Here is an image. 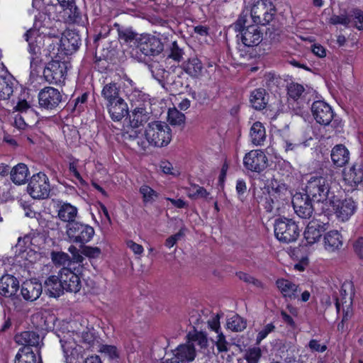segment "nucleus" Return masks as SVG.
I'll use <instances>...</instances> for the list:
<instances>
[{
	"label": "nucleus",
	"mask_w": 363,
	"mask_h": 363,
	"mask_svg": "<svg viewBox=\"0 0 363 363\" xmlns=\"http://www.w3.org/2000/svg\"><path fill=\"white\" fill-rule=\"evenodd\" d=\"M275 330V326L273 323L266 325L257 334L256 338L257 344H259L269 333Z\"/></svg>",
	"instance_id": "e2e57ef3"
},
{
	"label": "nucleus",
	"mask_w": 363,
	"mask_h": 363,
	"mask_svg": "<svg viewBox=\"0 0 363 363\" xmlns=\"http://www.w3.org/2000/svg\"><path fill=\"white\" fill-rule=\"evenodd\" d=\"M184 52L182 48H180L176 41L172 43L170 48V53L168 55L169 58L173 59L175 61L179 62L183 58Z\"/></svg>",
	"instance_id": "052dcab7"
},
{
	"label": "nucleus",
	"mask_w": 363,
	"mask_h": 363,
	"mask_svg": "<svg viewBox=\"0 0 363 363\" xmlns=\"http://www.w3.org/2000/svg\"><path fill=\"white\" fill-rule=\"evenodd\" d=\"M227 327L232 331L240 332L246 328L247 322L243 318L235 314L228 320Z\"/></svg>",
	"instance_id": "c03bdc74"
},
{
	"label": "nucleus",
	"mask_w": 363,
	"mask_h": 363,
	"mask_svg": "<svg viewBox=\"0 0 363 363\" xmlns=\"http://www.w3.org/2000/svg\"><path fill=\"white\" fill-rule=\"evenodd\" d=\"M287 192L285 185H278L276 188L272 187L271 190L267 189V193L262 191L265 195L258 202H263V206L267 212H272L274 208H279V200H284V196ZM258 199L257 198H256Z\"/></svg>",
	"instance_id": "9b49d317"
},
{
	"label": "nucleus",
	"mask_w": 363,
	"mask_h": 363,
	"mask_svg": "<svg viewBox=\"0 0 363 363\" xmlns=\"http://www.w3.org/2000/svg\"><path fill=\"white\" fill-rule=\"evenodd\" d=\"M59 275L65 291L77 293L80 290L82 286L80 279L78 275L71 270V268H62L59 272Z\"/></svg>",
	"instance_id": "4be33fe9"
},
{
	"label": "nucleus",
	"mask_w": 363,
	"mask_h": 363,
	"mask_svg": "<svg viewBox=\"0 0 363 363\" xmlns=\"http://www.w3.org/2000/svg\"><path fill=\"white\" fill-rule=\"evenodd\" d=\"M243 164L247 169L259 173L267 167L268 159L263 151L254 150L245 155Z\"/></svg>",
	"instance_id": "f8f14e48"
},
{
	"label": "nucleus",
	"mask_w": 363,
	"mask_h": 363,
	"mask_svg": "<svg viewBox=\"0 0 363 363\" xmlns=\"http://www.w3.org/2000/svg\"><path fill=\"white\" fill-rule=\"evenodd\" d=\"M60 343L66 362L67 363H72L73 359L78 358V354L75 357V354L77 352V348L73 347L72 342H67L64 340H60Z\"/></svg>",
	"instance_id": "49530a36"
},
{
	"label": "nucleus",
	"mask_w": 363,
	"mask_h": 363,
	"mask_svg": "<svg viewBox=\"0 0 363 363\" xmlns=\"http://www.w3.org/2000/svg\"><path fill=\"white\" fill-rule=\"evenodd\" d=\"M247 15L242 13L233 25L234 30L239 33L238 40H240L246 47L258 45L262 41L263 33L257 25H248Z\"/></svg>",
	"instance_id": "f257e3e1"
},
{
	"label": "nucleus",
	"mask_w": 363,
	"mask_h": 363,
	"mask_svg": "<svg viewBox=\"0 0 363 363\" xmlns=\"http://www.w3.org/2000/svg\"><path fill=\"white\" fill-rule=\"evenodd\" d=\"M113 27L117 30L118 39L123 40L125 43H129L133 40L136 41V39H138V38H136L137 33L131 28L121 26L117 23L113 24Z\"/></svg>",
	"instance_id": "79ce46f5"
},
{
	"label": "nucleus",
	"mask_w": 363,
	"mask_h": 363,
	"mask_svg": "<svg viewBox=\"0 0 363 363\" xmlns=\"http://www.w3.org/2000/svg\"><path fill=\"white\" fill-rule=\"evenodd\" d=\"M182 68L191 77L198 78L201 75L203 67L201 61L198 57H194L184 62Z\"/></svg>",
	"instance_id": "2f4dec72"
},
{
	"label": "nucleus",
	"mask_w": 363,
	"mask_h": 363,
	"mask_svg": "<svg viewBox=\"0 0 363 363\" xmlns=\"http://www.w3.org/2000/svg\"><path fill=\"white\" fill-rule=\"evenodd\" d=\"M147 99H149L148 95L138 89H134L129 95L130 104H135L139 101L145 100Z\"/></svg>",
	"instance_id": "69168bd1"
},
{
	"label": "nucleus",
	"mask_w": 363,
	"mask_h": 363,
	"mask_svg": "<svg viewBox=\"0 0 363 363\" xmlns=\"http://www.w3.org/2000/svg\"><path fill=\"white\" fill-rule=\"evenodd\" d=\"M99 352L107 356L110 359H117L119 358V352L116 346L102 345L100 347Z\"/></svg>",
	"instance_id": "4d7b16f0"
},
{
	"label": "nucleus",
	"mask_w": 363,
	"mask_h": 363,
	"mask_svg": "<svg viewBox=\"0 0 363 363\" xmlns=\"http://www.w3.org/2000/svg\"><path fill=\"white\" fill-rule=\"evenodd\" d=\"M323 241L325 249L331 252L340 250L343 244L342 235L335 230L328 232Z\"/></svg>",
	"instance_id": "c85d7f7f"
},
{
	"label": "nucleus",
	"mask_w": 363,
	"mask_h": 363,
	"mask_svg": "<svg viewBox=\"0 0 363 363\" xmlns=\"http://www.w3.org/2000/svg\"><path fill=\"white\" fill-rule=\"evenodd\" d=\"M236 275L240 280L246 283L252 284L254 286L257 287H262V284L260 281L254 278L253 277L250 276L247 273L239 272L236 273Z\"/></svg>",
	"instance_id": "680f3d73"
},
{
	"label": "nucleus",
	"mask_w": 363,
	"mask_h": 363,
	"mask_svg": "<svg viewBox=\"0 0 363 363\" xmlns=\"http://www.w3.org/2000/svg\"><path fill=\"white\" fill-rule=\"evenodd\" d=\"M14 363H37L36 354L29 347H22L16 354Z\"/></svg>",
	"instance_id": "58836bf2"
},
{
	"label": "nucleus",
	"mask_w": 363,
	"mask_h": 363,
	"mask_svg": "<svg viewBox=\"0 0 363 363\" xmlns=\"http://www.w3.org/2000/svg\"><path fill=\"white\" fill-rule=\"evenodd\" d=\"M79 32L75 30H66L60 38V48L66 55H72L76 52L81 45Z\"/></svg>",
	"instance_id": "a211bd4d"
},
{
	"label": "nucleus",
	"mask_w": 363,
	"mask_h": 363,
	"mask_svg": "<svg viewBox=\"0 0 363 363\" xmlns=\"http://www.w3.org/2000/svg\"><path fill=\"white\" fill-rule=\"evenodd\" d=\"M45 289L50 297L57 298L61 296L65 289L60 275L49 277L45 281Z\"/></svg>",
	"instance_id": "cd10ccee"
},
{
	"label": "nucleus",
	"mask_w": 363,
	"mask_h": 363,
	"mask_svg": "<svg viewBox=\"0 0 363 363\" xmlns=\"http://www.w3.org/2000/svg\"><path fill=\"white\" fill-rule=\"evenodd\" d=\"M277 9L273 3L269 0H258L255 2L250 10L252 22L257 26H266L274 17Z\"/></svg>",
	"instance_id": "39448f33"
},
{
	"label": "nucleus",
	"mask_w": 363,
	"mask_h": 363,
	"mask_svg": "<svg viewBox=\"0 0 363 363\" xmlns=\"http://www.w3.org/2000/svg\"><path fill=\"white\" fill-rule=\"evenodd\" d=\"M65 62L52 60L47 64L43 70V77L50 84H60L65 79L67 74Z\"/></svg>",
	"instance_id": "9d476101"
},
{
	"label": "nucleus",
	"mask_w": 363,
	"mask_h": 363,
	"mask_svg": "<svg viewBox=\"0 0 363 363\" xmlns=\"http://www.w3.org/2000/svg\"><path fill=\"white\" fill-rule=\"evenodd\" d=\"M215 345L218 352H227L229 350V343L225 339V336L222 332L217 334Z\"/></svg>",
	"instance_id": "bf43d9fd"
},
{
	"label": "nucleus",
	"mask_w": 363,
	"mask_h": 363,
	"mask_svg": "<svg viewBox=\"0 0 363 363\" xmlns=\"http://www.w3.org/2000/svg\"><path fill=\"white\" fill-rule=\"evenodd\" d=\"M20 287L19 281L13 275L6 274L0 278V295L15 299Z\"/></svg>",
	"instance_id": "aec40b11"
},
{
	"label": "nucleus",
	"mask_w": 363,
	"mask_h": 363,
	"mask_svg": "<svg viewBox=\"0 0 363 363\" xmlns=\"http://www.w3.org/2000/svg\"><path fill=\"white\" fill-rule=\"evenodd\" d=\"M51 258L55 264L67 265V267L71 268L72 261L68 254L62 252H52Z\"/></svg>",
	"instance_id": "8fccbe9b"
},
{
	"label": "nucleus",
	"mask_w": 363,
	"mask_h": 363,
	"mask_svg": "<svg viewBox=\"0 0 363 363\" xmlns=\"http://www.w3.org/2000/svg\"><path fill=\"white\" fill-rule=\"evenodd\" d=\"M80 247L81 253L90 259L97 258L101 253V249L97 247L86 246L84 244L81 245Z\"/></svg>",
	"instance_id": "13d9d810"
},
{
	"label": "nucleus",
	"mask_w": 363,
	"mask_h": 363,
	"mask_svg": "<svg viewBox=\"0 0 363 363\" xmlns=\"http://www.w3.org/2000/svg\"><path fill=\"white\" fill-rule=\"evenodd\" d=\"M123 138L126 142L132 143L133 146L137 145L140 147L143 150L146 148V143L138 136V130L133 128L123 134Z\"/></svg>",
	"instance_id": "37998d69"
},
{
	"label": "nucleus",
	"mask_w": 363,
	"mask_h": 363,
	"mask_svg": "<svg viewBox=\"0 0 363 363\" xmlns=\"http://www.w3.org/2000/svg\"><path fill=\"white\" fill-rule=\"evenodd\" d=\"M129 116L130 126L136 128L143 125L150 120L152 116V111L151 108L145 109V107L143 108H136L132 109L131 114Z\"/></svg>",
	"instance_id": "a878e982"
},
{
	"label": "nucleus",
	"mask_w": 363,
	"mask_h": 363,
	"mask_svg": "<svg viewBox=\"0 0 363 363\" xmlns=\"http://www.w3.org/2000/svg\"><path fill=\"white\" fill-rule=\"evenodd\" d=\"M82 323H80L81 328H77L74 332L76 335L80 338L79 341L84 344L86 348H90L94 346L96 342L94 328L88 327L86 320H83Z\"/></svg>",
	"instance_id": "393cba45"
},
{
	"label": "nucleus",
	"mask_w": 363,
	"mask_h": 363,
	"mask_svg": "<svg viewBox=\"0 0 363 363\" xmlns=\"http://www.w3.org/2000/svg\"><path fill=\"white\" fill-rule=\"evenodd\" d=\"M50 190L49 178L41 172L31 177L27 186V191L30 196L39 200L49 198Z\"/></svg>",
	"instance_id": "423d86ee"
},
{
	"label": "nucleus",
	"mask_w": 363,
	"mask_h": 363,
	"mask_svg": "<svg viewBox=\"0 0 363 363\" xmlns=\"http://www.w3.org/2000/svg\"><path fill=\"white\" fill-rule=\"evenodd\" d=\"M26 40L28 43L29 52L32 57L30 59V67L34 69L38 63L40 61V55L41 53L42 37L38 34L35 30L30 29L24 35Z\"/></svg>",
	"instance_id": "ddd939ff"
},
{
	"label": "nucleus",
	"mask_w": 363,
	"mask_h": 363,
	"mask_svg": "<svg viewBox=\"0 0 363 363\" xmlns=\"http://www.w3.org/2000/svg\"><path fill=\"white\" fill-rule=\"evenodd\" d=\"M145 135L149 144L155 147H164L171 141L172 130L166 123L156 121L148 123Z\"/></svg>",
	"instance_id": "7ed1b4c3"
},
{
	"label": "nucleus",
	"mask_w": 363,
	"mask_h": 363,
	"mask_svg": "<svg viewBox=\"0 0 363 363\" xmlns=\"http://www.w3.org/2000/svg\"><path fill=\"white\" fill-rule=\"evenodd\" d=\"M276 285L286 298L295 299L298 297V293L301 291L298 285L288 279H279L276 281Z\"/></svg>",
	"instance_id": "bb28decb"
},
{
	"label": "nucleus",
	"mask_w": 363,
	"mask_h": 363,
	"mask_svg": "<svg viewBox=\"0 0 363 363\" xmlns=\"http://www.w3.org/2000/svg\"><path fill=\"white\" fill-rule=\"evenodd\" d=\"M313 199L306 194H296L292 199V205L297 216L303 219L310 218L314 211Z\"/></svg>",
	"instance_id": "4468645a"
},
{
	"label": "nucleus",
	"mask_w": 363,
	"mask_h": 363,
	"mask_svg": "<svg viewBox=\"0 0 363 363\" xmlns=\"http://www.w3.org/2000/svg\"><path fill=\"white\" fill-rule=\"evenodd\" d=\"M64 14L66 16V21L69 23H76L78 25H84V21L83 20L82 14L76 6L75 1L70 5L65 6L62 7Z\"/></svg>",
	"instance_id": "f704fd0d"
},
{
	"label": "nucleus",
	"mask_w": 363,
	"mask_h": 363,
	"mask_svg": "<svg viewBox=\"0 0 363 363\" xmlns=\"http://www.w3.org/2000/svg\"><path fill=\"white\" fill-rule=\"evenodd\" d=\"M328 223H324L318 220H312L307 225L303 233L304 238L309 245L318 242L322 234L328 228Z\"/></svg>",
	"instance_id": "6ab92c4d"
},
{
	"label": "nucleus",
	"mask_w": 363,
	"mask_h": 363,
	"mask_svg": "<svg viewBox=\"0 0 363 363\" xmlns=\"http://www.w3.org/2000/svg\"><path fill=\"white\" fill-rule=\"evenodd\" d=\"M136 48L138 51L145 56H156L164 50L161 40L152 35H141L136 39Z\"/></svg>",
	"instance_id": "6e6552de"
},
{
	"label": "nucleus",
	"mask_w": 363,
	"mask_h": 363,
	"mask_svg": "<svg viewBox=\"0 0 363 363\" xmlns=\"http://www.w3.org/2000/svg\"><path fill=\"white\" fill-rule=\"evenodd\" d=\"M39 104L46 109L56 108L62 101L60 91L53 87H45L38 94Z\"/></svg>",
	"instance_id": "f3484780"
},
{
	"label": "nucleus",
	"mask_w": 363,
	"mask_h": 363,
	"mask_svg": "<svg viewBox=\"0 0 363 363\" xmlns=\"http://www.w3.org/2000/svg\"><path fill=\"white\" fill-rule=\"evenodd\" d=\"M188 337L192 342H196L198 345L201 347V348H206L208 346V338L207 335L205 333L194 331L192 334L189 333L188 334Z\"/></svg>",
	"instance_id": "864d4df0"
},
{
	"label": "nucleus",
	"mask_w": 363,
	"mask_h": 363,
	"mask_svg": "<svg viewBox=\"0 0 363 363\" xmlns=\"http://www.w3.org/2000/svg\"><path fill=\"white\" fill-rule=\"evenodd\" d=\"M43 286L35 279L26 280L21 284V294L24 300L34 301L41 295Z\"/></svg>",
	"instance_id": "5701e85b"
},
{
	"label": "nucleus",
	"mask_w": 363,
	"mask_h": 363,
	"mask_svg": "<svg viewBox=\"0 0 363 363\" xmlns=\"http://www.w3.org/2000/svg\"><path fill=\"white\" fill-rule=\"evenodd\" d=\"M252 142L255 145L262 144L266 138L265 128L260 122H255L250 128Z\"/></svg>",
	"instance_id": "ea45409f"
},
{
	"label": "nucleus",
	"mask_w": 363,
	"mask_h": 363,
	"mask_svg": "<svg viewBox=\"0 0 363 363\" xmlns=\"http://www.w3.org/2000/svg\"><path fill=\"white\" fill-rule=\"evenodd\" d=\"M66 234L70 242L81 245L91 240L94 235V229L87 224L75 221L66 225Z\"/></svg>",
	"instance_id": "0eeeda50"
},
{
	"label": "nucleus",
	"mask_w": 363,
	"mask_h": 363,
	"mask_svg": "<svg viewBox=\"0 0 363 363\" xmlns=\"http://www.w3.org/2000/svg\"><path fill=\"white\" fill-rule=\"evenodd\" d=\"M344 180L351 186H356L363 180V167L361 164H353L348 170L343 172Z\"/></svg>",
	"instance_id": "c756f323"
},
{
	"label": "nucleus",
	"mask_w": 363,
	"mask_h": 363,
	"mask_svg": "<svg viewBox=\"0 0 363 363\" xmlns=\"http://www.w3.org/2000/svg\"><path fill=\"white\" fill-rule=\"evenodd\" d=\"M139 191L143 196V200L145 203H152L159 196L157 191L147 185L140 186Z\"/></svg>",
	"instance_id": "09e8293b"
},
{
	"label": "nucleus",
	"mask_w": 363,
	"mask_h": 363,
	"mask_svg": "<svg viewBox=\"0 0 363 363\" xmlns=\"http://www.w3.org/2000/svg\"><path fill=\"white\" fill-rule=\"evenodd\" d=\"M331 160L337 167L345 166L350 160V152L345 145H336L331 151Z\"/></svg>",
	"instance_id": "7c9ffc66"
},
{
	"label": "nucleus",
	"mask_w": 363,
	"mask_h": 363,
	"mask_svg": "<svg viewBox=\"0 0 363 363\" xmlns=\"http://www.w3.org/2000/svg\"><path fill=\"white\" fill-rule=\"evenodd\" d=\"M13 125L18 130H26L30 128V125L25 121V116L21 113H18L16 115Z\"/></svg>",
	"instance_id": "338daca9"
},
{
	"label": "nucleus",
	"mask_w": 363,
	"mask_h": 363,
	"mask_svg": "<svg viewBox=\"0 0 363 363\" xmlns=\"http://www.w3.org/2000/svg\"><path fill=\"white\" fill-rule=\"evenodd\" d=\"M168 121L174 125H181L185 122V116L177 109L169 110L168 112Z\"/></svg>",
	"instance_id": "5fc2aeb1"
},
{
	"label": "nucleus",
	"mask_w": 363,
	"mask_h": 363,
	"mask_svg": "<svg viewBox=\"0 0 363 363\" xmlns=\"http://www.w3.org/2000/svg\"><path fill=\"white\" fill-rule=\"evenodd\" d=\"M353 247L357 256L363 259V238H358L353 244Z\"/></svg>",
	"instance_id": "774afa93"
},
{
	"label": "nucleus",
	"mask_w": 363,
	"mask_h": 363,
	"mask_svg": "<svg viewBox=\"0 0 363 363\" xmlns=\"http://www.w3.org/2000/svg\"><path fill=\"white\" fill-rule=\"evenodd\" d=\"M304 90L303 86L298 83L291 82L287 85V94L294 101L301 97Z\"/></svg>",
	"instance_id": "de8ad7c7"
},
{
	"label": "nucleus",
	"mask_w": 363,
	"mask_h": 363,
	"mask_svg": "<svg viewBox=\"0 0 363 363\" xmlns=\"http://www.w3.org/2000/svg\"><path fill=\"white\" fill-rule=\"evenodd\" d=\"M16 341L23 347H35L39 357L38 363H43L40 355V349L43 345V337L35 331H24L16 336Z\"/></svg>",
	"instance_id": "412c9836"
},
{
	"label": "nucleus",
	"mask_w": 363,
	"mask_h": 363,
	"mask_svg": "<svg viewBox=\"0 0 363 363\" xmlns=\"http://www.w3.org/2000/svg\"><path fill=\"white\" fill-rule=\"evenodd\" d=\"M329 23L333 25L340 24L345 27H348L351 23L350 13L347 14L346 11H344V12L340 15L333 14L330 18Z\"/></svg>",
	"instance_id": "603ef678"
},
{
	"label": "nucleus",
	"mask_w": 363,
	"mask_h": 363,
	"mask_svg": "<svg viewBox=\"0 0 363 363\" xmlns=\"http://www.w3.org/2000/svg\"><path fill=\"white\" fill-rule=\"evenodd\" d=\"M148 69L152 77L164 87V80L167 79L169 72L166 70L164 65L158 61H153L148 65Z\"/></svg>",
	"instance_id": "e433bc0d"
},
{
	"label": "nucleus",
	"mask_w": 363,
	"mask_h": 363,
	"mask_svg": "<svg viewBox=\"0 0 363 363\" xmlns=\"http://www.w3.org/2000/svg\"><path fill=\"white\" fill-rule=\"evenodd\" d=\"M106 106L113 121H120L129 114L128 104L122 97L106 104Z\"/></svg>",
	"instance_id": "b1692460"
},
{
	"label": "nucleus",
	"mask_w": 363,
	"mask_h": 363,
	"mask_svg": "<svg viewBox=\"0 0 363 363\" xmlns=\"http://www.w3.org/2000/svg\"><path fill=\"white\" fill-rule=\"evenodd\" d=\"M167 85L170 89L175 92H180L183 88L184 84L182 82V77L181 75H174L169 72L167 79L164 80V86Z\"/></svg>",
	"instance_id": "a18cd8bd"
},
{
	"label": "nucleus",
	"mask_w": 363,
	"mask_h": 363,
	"mask_svg": "<svg viewBox=\"0 0 363 363\" xmlns=\"http://www.w3.org/2000/svg\"><path fill=\"white\" fill-rule=\"evenodd\" d=\"M311 111L316 122L323 125H329L334 116L331 107L323 101L313 102Z\"/></svg>",
	"instance_id": "dca6fc26"
},
{
	"label": "nucleus",
	"mask_w": 363,
	"mask_h": 363,
	"mask_svg": "<svg viewBox=\"0 0 363 363\" xmlns=\"http://www.w3.org/2000/svg\"><path fill=\"white\" fill-rule=\"evenodd\" d=\"M101 96L106 101V104L121 98L120 96V86L115 82L105 84L101 91Z\"/></svg>",
	"instance_id": "4c0bfd02"
},
{
	"label": "nucleus",
	"mask_w": 363,
	"mask_h": 363,
	"mask_svg": "<svg viewBox=\"0 0 363 363\" xmlns=\"http://www.w3.org/2000/svg\"><path fill=\"white\" fill-rule=\"evenodd\" d=\"M29 170L23 163H18L14 166L10 172L11 180L16 185H21L26 182Z\"/></svg>",
	"instance_id": "72a5a7b5"
},
{
	"label": "nucleus",
	"mask_w": 363,
	"mask_h": 363,
	"mask_svg": "<svg viewBox=\"0 0 363 363\" xmlns=\"http://www.w3.org/2000/svg\"><path fill=\"white\" fill-rule=\"evenodd\" d=\"M350 16L355 27L358 30H363V11L359 9H354L350 12Z\"/></svg>",
	"instance_id": "6e6d98bb"
},
{
	"label": "nucleus",
	"mask_w": 363,
	"mask_h": 363,
	"mask_svg": "<svg viewBox=\"0 0 363 363\" xmlns=\"http://www.w3.org/2000/svg\"><path fill=\"white\" fill-rule=\"evenodd\" d=\"M13 82L11 77L0 76V100L9 99L13 92Z\"/></svg>",
	"instance_id": "a19ab883"
},
{
	"label": "nucleus",
	"mask_w": 363,
	"mask_h": 363,
	"mask_svg": "<svg viewBox=\"0 0 363 363\" xmlns=\"http://www.w3.org/2000/svg\"><path fill=\"white\" fill-rule=\"evenodd\" d=\"M196 357V350L192 343L179 345L174 350V357L165 359L162 363H189Z\"/></svg>",
	"instance_id": "2eb2a0df"
},
{
	"label": "nucleus",
	"mask_w": 363,
	"mask_h": 363,
	"mask_svg": "<svg viewBox=\"0 0 363 363\" xmlns=\"http://www.w3.org/2000/svg\"><path fill=\"white\" fill-rule=\"evenodd\" d=\"M251 106L256 110L264 109L268 103V94L264 89H257L252 91L250 96Z\"/></svg>",
	"instance_id": "473e14b6"
},
{
	"label": "nucleus",
	"mask_w": 363,
	"mask_h": 363,
	"mask_svg": "<svg viewBox=\"0 0 363 363\" xmlns=\"http://www.w3.org/2000/svg\"><path fill=\"white\" fill-rule=\"evenodd\" d=\"M77 213L78 210L77 207L68 203H63L59 207L57 216L62 221L69 224L76 221L75 218L77 216Z\"/></svg>",
	"instance_id": "c9c22d12"
},
{
	"label": "nucleus",
	"mask_w": 363,
	"mask_h": 363,
	"mask_svg": "<svg viewBox=\"0 0 363 363\" xmlns=\"http://www.w3.org/2000/svg\"><path fill=\"white\" fill-rule=\"evenodd\" d=\"M274 228L276 238L284 243L295 242L301 233L297 223L293 219L285 217L276 219Z\"/></svg>",
	"instance_id": "20e7f679"
},
{
	"label": "nucleus",
	"mask_w": 363,
	"mask_h": 363,
	"mask_svg": "<svg viewBox=\"0 0 363 363\" xmlns=\"http://www.w3.org/2000/svg\"><path fill=\"white\" fill-rule=\"evenodd\" d=\"M262 357V350L258 347L248 348L244 355L245 359L248 363H258Z\"/></svg>",
	"instance_id": "3c124183"
},
{
	"label": "nucleus",
	"mask_w": 363,
	"mask_h": 363,
	"mask_svg": "<svg viewBox=\"0 0 363 363\" xmlns=\"http://www.w3.org/2000/svg\"><path fill=\"white\" fill-rule=\"evenodd\" d=\"M305 191L308 197L317 203H329L335 196L330 191V181L323 176H312L307 182Z\"/></svg>",
	"instance_id": "f03ea898"
},
{
	"label": "nucleus",
	"mask_w": 363,
	"mask_h": 363,
	"mask_svg": "<svg viewBox=\"0 0 363 363\" xmlns=\"http://www.w3.org/2000/svg\"><path fill=\"white\" fill-rule=\"evenodd\" d=\"M190 94L194 99L196 100L201 104L206 103L209 99L208 94L205 89H202L199 91H191Z\"/></svg>",
	"instance_id": "0e129e2a"
},
{
	"label": "nucleus",
	"mask_w": 363,
	"mask_h": 363,
	"mask_svg": "<svg viewBox=\"0 0 363 363\" xmlns=\"http://www.w3.org/2000/svg\"><path fill=\"white\" fill-rule=\"evenodd\" d=\"M339 220H347L355 212L357 206L352 198L343 200L338 199L335 196L328 203Z\"/></svg>",
	"instance_id": "1a4fd4ad"
}]
</instances>
